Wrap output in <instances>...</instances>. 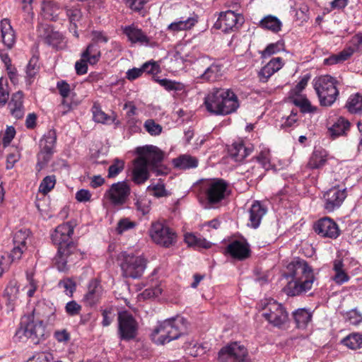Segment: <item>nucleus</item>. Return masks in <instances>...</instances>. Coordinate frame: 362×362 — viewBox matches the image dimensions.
I'll list each match as a JSON object with an SVG mask.
<instances>
[{"label": "nucleus", "mask_w": 362, "mask_h": 362, "mask_svg": "<svg viewBox=\"0 0 362 362\" xmlns=\"http://www.w3.org/2000/svg\"><path fill=\"white\" fill-rule=\"evenodd\" d=\"M73 234L74 226L71 222H66L58 226L51 235L53 243L58 245L54 260L60 272L67 270L68 263H74L81 257L82 254L71 240Z\"/></svg>", "instance_id": "nucleus-1"}, {"label": "nucleus", "mask_w": 362, "mask_h": 362, "mask_svg": "<svg viewBox=\"0 0 362 362\" xmlns=\"http://www.w3.org/2000/svg\"><path fill=\"white\" fill-rule=\"evenodd\" d=\"M284 276L291 278L286 287L289 296L305 293L312 288L316 281L313 268L305 260L300 258H296L287 264Z\"/></svg>", "instance_id": "nucleus-2"}, {"label": "nucleus", "mask_w": 362, "mask_h": 362, "mask_svg": "<svg viewBox=\"0 0 362 362\" xmlns=\"http://www.w3.org/2000/svg\"><path fill=\"white\" fill-rule=\"evenodd\" d=\"M206 110L215 115L234 113L240 107L237 95L230 88H214L204 98Z\"/></svg>", "instance_id": "nucleus-3"}, {"label": "nucleus", "mask_w": 362, "mask_h": 362, "mask_svg": "<svg viewBox=\"0 0 362 362\" xmlns=\"http://www.w3.org/2000/svg\"><path fill=\"white\" fill-rule=\"evenodd\" d=\"M185 329L182 317L169 318L158 324L151 333V339L154 343L163 345L178 339Z\"/></svg>", "instance_id": "nucleus-4"}, {"label": "nucleus", "mask_w": 362, "mask_h": 362, "mask_svg": "<svg viewBox=\"0 0 362 362\" xmlns=\"http://www.w3.org/2000/svg\"><path fill=\"white\" fill-rule=\"evenodd\" d=\"M231 193L230 183L222 178H213L202 185V194L209 209L218 208Z\"/></svg>", "instance_id": "nucleus-5"}, {"label": "nucleus", "mask_w": 362, "mask_h": 362, "mask_svg": "<svg viewBox=\"0 0 362 362\" xmlns=\"http://www.w3.org/2000/svg\"><path fill=\"white\" fill-rule=\"evenodd\" d=\"M314 88L322 106H331L339 95L336 80L328 75L320 76L314 80Z\"/></svg>", "instance_id": "nucleus-6"}, {"label": "nucleus", "mask_w": 362, "mask_h": 362, "mask_svg": "<svg viewBox=\"0 0 362 362\" xmlns=\"http://www.w3.org/2000/svg\"><path fill=\"white\" fill-rule=\"evenodd\" d=\"M262 315L273 326L281 327L288 320L285 308L273 299L265 300L260 304Z\"/></svg>", "instance_id": "nucleus-7"}, {"label": "nucleus", "mask_w": 362, "mask_h": 362, "mask_svg": "<svg viewBox=\"0 0 362 362\" xmlns=\"http://www.w3.org/2000/svg\"><path fill=\"white\" fill-rule=\"evenodd\" d=\"M19 338L25 336L34 344H39L45 339V327L42 321L34 320V316H27L22 319L21 327L16 331Z\"/></svg>", "instance_id": "nucleus-8"}, {"label": "nucleus", "mask_w": 362, "mask_h": 362, "mask_svg": "<svg viewBox=\"0 0 362 362\" xmlns=\"http://www.w3.org/2000/svg\"><path fill=\"white\" fill-rule=\"evenodd\" d=\"M119 259L124 276L138 279L142 276L146 266V262L144 257L122 252L119 256Z\"/></svg>", "instance_id": "nucleus-9"}, {"label": "nucleus", "mask_w": 362, "mask_h": 362, "mask_svg": "<svg viewBox=\"0 0 362 362\" xmlns=\"http://www.w3.org/2000/svg\"><path fill=\"white\" fill-rule=\"evenodd\" d=\"M139 158L145 160L151 171L159 175L165 173V168L161 165L163 160V153L157 146L149 145L137 148Z\"/></svg>", "instance_id": "nucleus-10"}, {"label": "nucleus", "mask_w": 362, "mask_h": 362, "mask_svg": "<svg viewBox=\"0 0 362 362\" xmlns=\"http://www.w3.org/2000/svg\"><path fill=\"white\" fill-rule=\"evenodd\" d=\"M131 194V187L126 181H120L112 184L105 191L103 199L114 207H120L124 205Z\"/></svg>", "instance_id": "nucleus-11"}, {"label": "nucleus", "mask_w": 362, "mask_h": 362, "mask_svg": "<svg viewBox=\"0 0 362 362\" xmlns=\"http://www.w3.org/2000/svg\"><path fill=\"white\" fill-rule=\"evenodd\" d=\"M117 321V335L121 341H129L136 337L139 324L132 314L127 311L119 312Z\"/></svg>", "instance_id": "nucleus-12"}, {"label": "nucleus", "mask_w": 362, "mask_h": 362, "mask_svg": "<svg viewBox=\"0 0 362 362\" xmlns=\"http://www.w3.org/2000/svg\"><path fill=\"white\" fill-rule=\"evenodd\" d=\"M153 241L162 247H170L177 242V233L167 225L160 223H153L149 230Z\"/></svg>", "instance_id": "nucleus-13"}, {"label": "nucleus", "mask_w": 362, "mask_h": 362, "mask_svg": "<svg viewBox=\"0 0 362 362\" xmlns=\"http://www.w3.org/2000/svg\"><path fill=\"white\" fill-rule=\"evenodd\" d=\"M247 358V348L240 342L233 341L219 350L217 359L218 362H246Z\"/></svg>", "instance_id": "nucleus-14"}, {"label": "nucleus", "mask_w": 362, "mask_h": 362, "mask_svg": "<svg viewBox=\"0 0 362 362\" xmlns=\"http://www.w3.org/2000/svg\"><path fill=\"white\" fill-rule=\"evenodd\" d=\"M208 62L209 60L205 57L197 60L195 66L202 67L204 71L197 78L202 82L216 81L223 75V66L216 63L209 64Z\"/></svg>", "instance_id": "nucleus-15"}, {"label": "nucleus", "mask_w": 362, "mask_h": 362, "mask_svg": "<svg viewBox=\"0 0 362 362\" xmlns=\"http://www.w3.org/2000/svg\"><path fill=\"white\" fill-rule=\"evenodd\" d=\"M347 196L346 188L333 187L323 194L324 208L327 212L339 209Z\"/></svg>", "instance_id": "nucleus-16"}, {"label": "nucleus", "mask_w": 362, "mask_h": 362, "mask_svg": "<svg viewBox=\"0 0 362 362\" xmlns=\"http://www.w3.org/2000/svg\"><path fill=\"white\" fill-rule=\"evenodd\" d=\"M315 232L321 237L336 239L340 234L338 225L330 218H320L314 225Z\"/></svg>", "instance_id": "nucleus-17"}, {"label": "nucleus", "mask_w": 362, "mask_h": 362, "mask_svg": "<svg viewBox=\"0 0 362 362\" xmlns=\"http://www.w3.org/2000/svg\"><path fill=\"white\" fill-rule=\"evenodd\" d=\"M243 22V17L241 15L228 10L220 13L215 25L216 28L222 29L223 32L228 33L237 28L238 24H242Z\"/></svg>", "instance_id": "nucleus-18"}, {"label": "nucleus", "mask_w": 362, "mask_h": 362, "mask_svg": "<svg viewBox=\"0 0 362 362\" xmlns=\"http://www.w3.org/2000/svg\"><path fill=\"white\" fill-rule=\"evenodd\" d=\"M226 252L233 259L242 261L250 256L251 250L245 240H235L227 245Z\"/></svg>", "instance_id": "nucleus-19"}, {"label": "nucleus", "mask_w": 362, "mask_h": 362, "mask_svg": "<svg viewBox=\"0 0 362 362\" xmlns=\"http://www.w3.org/2000/svg\"><path fill=\"white\" fill-rule=\"evenodd\" d=\"M150 168L145 160L139 157L134 160L132 170V180L138 185L144 184L150 177Z\"/></svg>", "instance_id": "nucleus-20"}, {"label": "nucleus", "mask_w": 362, "mask_h": 362, "mask_svg": "<svg viewBox=\"0 0 362 362\" xmlns=\"http://www.w3.org/2000/svg\"><path fill=\"white\" fill-rule=\"evenodd\" d=\"M121 29L132 44H139L144 46L151 45L150 38L134 24L122 27Z\"/></svg>", "instance_id": "nucleus-21"}, {"label": "nucleus", "mask_w": 362, "mask_h": 362, "mask_svg": "<svg viewBox=\"0 0 362 362\" xmlns=\"http://www.w3.org/2000/svg\"><path fill=\"white\" fill-rule=\"evenodd\" d=\"M103 289L100 282L96 279H92L88 286V291L83 296L85 304L93 307L98 304L102 298Z\"/></svg>", "instance_id": "nucleus-22"}, {"label": "nucleus", "mask_w": 362, "mask_h": 362, "mask_svg": "<svg viewBox=\"0 0 362 362\" xmlns=\"http://www.w3.org/2000/svg\"><path fill=\"white\" fill-rule=\"evenodd\" d=\"M198 22V16L190 11L178 18L175 21L168 26V30L173 32H178L191 29Z\"/></svg>", "instance_id": "nucleus-23"}, {"label": "nucleus", "mask_w": 362, "mask_h": 362, "mask_svg": "<svg viewBox=\"0 0 362 362\" xmlns=\"http://www.w3.org/2000/svg\"><path fill=\"white\" fill-rule=\"evenodd\" d=\"M56 308L46 303H39L33 310V316L36 315L42 323L45 321L47 324H52L54 322Z\"/></svg>", "instance_id": "nucleus-24"}, {"label": "nucleus", "mask_w": 362, "mask_h": 362, "mask_svg": "<svg viewBox=\"0 0 362 362\" xmlns=\"http://www.w3.org/2000/svg\"><path fill=\"white\" fill-rule=\"evenodd\" d=\"M267 209L263 206L259 201H255L251 205L249 211L248 226L252 228H257L263 216L267 214Z\"/></svg>", "instance_id": "nucleus-25"}, {"label": "nucleus", "mask_w": 362, "mask_h": 362, "mask_svg": "<svg viewBox=\"0 0 362 362\" xmlns=\"http://www.w3.org/2000/svg\"><path fill=\"white\" fill-rule=\"evenodd\" d=\"M284 65L281 57H274L272 59L264 66H263L258 73V77L260 82L266 83L269 78Z\"/></svg>", "instance_id": "nucleus-26"}, {"label": "nucleus", "mask_w": 362, "mask_h": 362, "mask_svg": "<svg viewBox=\"0 0 362 362\" xmlns=\"http://www.w3.org/2000/svg\"><path fill=\"white\" fill-rule=\"evenodd\" d=\"M23 93L22 91H18L13 94L10 102L8 103V109L10 113L16 119H21L25 115V110L23 105Z\"/></svg>", "instance_id": "nucleus-27"}, {"label": "nucleus", "mask_w": 362, "mask_h": 362, "mask_svg": "<svg viewBox=\"0 0 362 362\" xmlns=\"http://www.w3.org/2000/svg\"><path fill=\"white\" fill-rule=\"evenodd\" d=\"M0 30L3 43L11 49L16 42V35L8 19L4 18L1 21Z\"/></svg>", "instance_id": "nucleus-28"}, {"label": "nucleus", "mask_w": 362, "mask_h": 362, "mask_svg": "<svg viewBox=\"0 0 362 362\" xmlns=\"http://www.w3.org/2000/svg\"><path fill=\"white\" fill-rule=\"evenodd\" d=\"M327 160V153L323 149H315L307 164L310 169H319L323 167Z\"/></svg>", "instance_id": "nucleus-29"}, {"label": "nucleus", "mask_w": 362, "mask_h": 362, "mask_svg": "<svg viewBox=\"0 0 362 362\" xmlns=\"http://www.w3.org/2000/svg\"><path fill=\"white\" fill-rule=\"evenodd\" d=\"M252 147L245 146L242 141L235 142L229 150L230 156L237 162L242 161L252 151Z\"/></svg>", "instance_id": "nucleus-30"}, {"label": "nucleus", "mask_w": 362, "mask_h": 362, "mask_svg": "<svg viewBox=\"0 0 362 362\" xmlns=\"http://www.w3.org/2000/svg\"><path fill=\"white\" fill-rule=\"evenodd\" d=\"M59 10V5L53 1L45 0L42 3V15L47 20L57 21Z\"/></svg>", "instance_id": "nucleus-31"}, {"label": "nucleus", "mask_w": 362, "mask_h": 362, "mask_svg": "<svg viewBox=\"0 0 362 362\" xmlns=\"http://www.w3.org/2000/svg\"><path fill=\"white\" fill-rule=\"evenodd\" d=\"M100 47L96 42L89 44L81 54V58L88 61L90 64H95L100 59Z\"/></svg>", "instance_id": "nucleus-32"}, {"label": "nucleus", "mask_w": 362, "mask_h": 362, "mask_svg": "<svg viewBox=\"0 0 362 362\" xmlns=\"http://www.w3.org/2000/svg\"><path fill=\"white\" fill-rule=\"evenodd\" d=\"M173 165L176 168L180 170H187L195 168L198 165V160L190 155H182L173 159Z\"/></svg>", "instance_id": "nucleus-33"}, {"label": "nucleus", "mask_w": 362, "mask_h": 362, "mask_svg": "<svg viewBox=\"0 0 362 362\" xmlns=\"http://www.w3.org/2000/svg\"><path fill=\"white\" fill-rule=\"evenodd\" d=\"M312 317V313L305 308H300L293 312L294 320L298 328H305Z\"/></svg>", "instance_id": "nucleus-34"}, {"label": "nucleus", "mask_w": 362, "mask_h": 362, "mask_svg": "<svg viewBox=\"0 0 362 362\" xmlns=\"http://www.w3.org/2000/svg\"><path fill=\"white\" fill-rule=\"evenodd\" d=\"M350 127V122L343 117H340L337 121L329 129L331 136L333 138L338 137L346 134Z\"/></svg>", "instance_id": "nucleus-35"}, {"label": "nucleus", "mask_w": 362, "mask_h": 362, "mask_svg": "<svg viewBox=\"0 0 362 362\" xmlns=\"http://www.w3.org/2000/svg\"><path fill=\"white\" fill-rule=\"evenodd\" d=\"M57 141V133L54 129H49L40 141V149L54 152Z\"/></svg>", "instance_id": "nucleus-36"}, {"label": "nucleus", "mask_w": 362, "mask_h": 362, "mask_svg": "<svg viewBox=\"0 0 362 362\" xmlns=\"http://www.w3.org/2000/svg\"><path fill=\"white\" fill-rule=\"evenodd\" d=\"M282 23L276 16L269 15L263 18L259 22V26L265 30L273 33H278L281 30Z\"/></svg>", "instance_id": "nucleus-37"}, {"label": "nucleus", "mask_w": 362, "mask_h": 362, "mask_svg": "<svg viewBox=\"0 0 362 362\" xmlns=\"http://www.w3.org/2000/svg\"><path fill=\"white\" fill-rule=\"evenodd\" d=\"M185 241L189 246H193L201 248H209L211 243L202 236L195 235L193 233H186L185 235Z\"/></svg>", "instance_id": "nucleus-38"}, {"label": "nucleus", "mask_w": 362, "mask_h": 362, "mask_svg": "<svg viewBox=\"0 0 362 362\" xmlns=\"http://www.w3.org/2000/svg\"><path fill=\"white\" fill-rule=\"evenodd\" d=\"M346 107L348 111L352 114L361 113L362 95L360 93H356L350 95L346 103Z\"/></svg>", "instance_id": "nucleus-39"}, {"label": "nucleus", "mask_w": 362, "mask_h": 362, "mask_svg": "<svg viewBox=\"0 0 362 362\" xmlns=\"http://www.w3.org/2000/svg\"><path fill=\"white\" fill-rule=\"evenodd\" d=\"M293 104L298 107L303 113H315L317 108L313 106L309 100L303 95H297L293 99Z\"/></svg>", "instance_id": "nucleus-40"}, {"label": "nucleus", "mask_w": 362, "mask_h": 362, "mask_svg": "<svg viewBox=\"0 0 362 362\" xmlns=\"http://www.w3.org/2000/svg\"><path fill=\"white\" fill-rule=\"evenodd\" d=\"M156 81L168 91L183 92L185 90V86L178 81L168 78L156 79Z\"/></svg>", "instance_id": "nucleus-41"}, {"label": "nucleus", "mask_w": 362, "mask_h": 362, "mask_svg": "<svg viewBox=\"0 0 362 362\" xmlns=\"http://www.w3.org/2000/svg\"><path fill=\"white\" fill-rule=\"evenodd\" d=\"M351 56V52L347 47L337 54H333L325 59V64L333 65L340 64L347 60Z\"/></svg>", "instance_id": "nucleus-42"}, {"label": "nucleus", "mask_w": 362, "mask_h": 362, "mask_svg": "<svg viewBox=\"0 0 362 362\" xmlns=\"http://www.w3.org/2000/svg\"><path fill=\"white\" fill-rule=\"evenodd\" d=\"M344 346L351 349H357L362 347V334L354 333L349 334L342 340Z\"/></svg>", "instance_id": "nucleus-43"}, {"label": "nucleus", "mask_w": 362, "mask_h": 362, "mask_svg": "<svg viewBox=\"0 0 362 362\" xmlns=\"http://www.w3.org/2000/svg\"><path fill=\"white\" fill-rule=\"evenodd\" d=\"M30 231L28 229H20L13 235V245L27 248V243L29 240Z\"/></svg>", "instance_id": "nucleus-44"}, {"label": "nucleus", "mask_w": 362, "mask_h": 362, "mask_svg": "<svg viewBox=\"0 0 362 362\" xmlns=\"http://www.w3.org/2000/svg\"><path fill=\"white\" fill-rule=\"evenodd\" d=\"M38 58L33 57L28 62L26 66V78H28V83H31L33 78L35 76L39 71Z\"/></svg>", "instance_id": "nucleus-45"}, {"label": "nucleus", "mask_w": 362, "mask_h": 362, "mask_svg": "<svg viewBox=\"0 0 362 362\" xmlns=\"http://www.w3.org/2000/svg\"><path fill=\"white\" fill-rule=\"evenodd\" d=\"M19 293V286L18 282L15 280L11 281L4 291V295L8 297V300L10 302L15 301Z\"/></svg>", "instance_id": "nucleus-46"}, {"label": "nucleus", "mask_w": 362, "mask_h": 362, "mask_svg": "<svg viewBox=\"0 0 362 362\" xmlns=\"http://www.w3.org/2000/svg\"><path fill=\"white\" fill-rule=\"evenodd\" d=\"M54 153V151L40 149V151L37 156V167L38 168V170H42L43 168H45L47 165V164L49 162V160L52 158Z\"/></svg>", "instance_id": "nucleus-47"}, {"label": "nucleus", "mask_w": 362, "mask_h": 362, "mask_svg": "<svg viewBox=\"0 0 362 362\" xmlns=\"http://www.w3.org/2000/svg\"><path fill=\"white\" fill-rule=\"evenodd\" d=\"M284 45L282 42L278 41L275 43H271L261 52L262 58H267L272 54H276L284 50Z\"/></svg>", "instance_id": "nucleus-48"}, {"label": "nucleus", "mask_w": 362, "mask_h": 362, "mask_svg": "<svg viewBox=\"0 0 362 362\" xmlns=\"http://www.w3.org/2000/svg\"><path fill=\"white\" fill-rule=\"evenodd\" d=\"M145 130L151 136H158L161 134L163 127L153 119H148L144 124Z\"/></svg>", "instance_id": "nucleus-49"}, {"label": "nucleus", "mask_w": 362, "mask_h": 362, "mask_svg": "<svg viewBox=\"0 0 362 362\" xmlns=\"http://www.w3.org/2000/svg\"><path fill=\"white\" fill-rule=\"evenodd\" d=\"M56 183V179L54 175L46 176L41 182L39 187V192L44 194L49 192L52 189L54 188Z\"/></svg>", "instance_id": "nucleus-50"}, {"label": "nucleus", "mask_w": 362, "mask_h": 362, "mask_svg": "<svg viewBox=\"0 0 362 362\" xmlns=\"http://www.w3.org/2000/svg\"><path fill=\"white\" fill-rule=\"evenodd\" d=\"M134 205L137 211H140L143 215L147 214L150 210V201L145 197H136L134 199Z\"/></svg>", "instance_id": "nucleus-51"}, {"label": "nucleus", "mask_w": 362, "mask_h": 362, "mask_svg": "<svg viewBox=\"0 0 362 362\" xmlns=\"http://www.w3.org/2000/svg\"><path fill=\"white\" fill-rule=\"evenodd\" d=\"M347 49L351 52V55L356 52L362 51V33L352 37Z\"/></svg>", "instance_id": "nucleus-52"}, {"label": "nucleus", "mask_w": 362, "mask_h": 362, "mask_svg": "<svg viewBox=\"0 0 362 362\" xmlns=\"http://www.w3.org/2000/svg\"><path fill=\"white\" fill-rule=\"evenodd\" d=\"M58 286L64 290L65 293L69 296H72L74 291L76 289V284L71 279H64L58 283Z\"/></svg>", "instance_id": "nucleus-53"}, {"label": "nucleus", "mask_w": 362, "mask_h": 362, "mask_svg": "<svg viewBox=\"0 0 362 362\" xmlns=\"http://www.w3.org/2000/svg\"><path fill=\"white\" fill-rule=\"evenodd\" d=\"M124 163L122 160L115 159L114 163L108 168L107 177L109 178L115 177L124 169Z\"/></svg>", "instance_id": "nucleus-54"}, {"label": "nucleus", "mask_w": 362, "mask_h": 362, "mask_svg": "<svg viewBox=\"0 0 362 362\" xmlns=\"http://www.w3.org/2000/svg\"><path fill=\"white\" fill-rule=\"evenodd\" d=\"M135 226V222L130 221L128 218H124L117 223L116 231L118 234H122L124 232L134 228Z\"/></svg>", "instance_id": "nucleus-55"}, {"label": "nucleus", "mask_w": 362, "mask_h": 362, "mask_svg": "<svg viewBox=\"0 0 362 362\" xmlns=\"http://www.w3.org/2000/svg\"><path fill=\"white\" fill-rule=\"evenodd\" d=\"M53 356L49 352H36L30 356L27 362H50Z\"/></svg>", "instance_id": "nucleus-56"}, {"label": "nucleus", "mask_w": 362, "mask_h": 362, "mask_svg": "<svg viewBox=\"0 0 362 362\" xmlns=\"http://www.w3.org/2000/svg\"><path fill=\"white\" fill-rule=\"evenodd\" d=\"M103 316L102 325L103 327H108L113 322L115 314L112 308H107L101 310Z\"/></svg>", "instance_id": "nucleus-57"}, {"label": "nucleus", "mask_w": 362, "mask_h": 362, "mask_svg": "<svg viewBox=\"0 0 362 362\" xmlns=\"http://www.w3.org/2000/svg\"><path fill=\"white\" fill-rule=\"evenodd\" d=\"M148 191H153V195L156 197H163L168 195L165 186L162 183L151 185L147 187Z\"/></svg>", "instance_id": "nucleus-58"}, {"label": "nucleus", "mask_w": 362, "mask_h": 362, "mask_svg": "<svg viewBox=\"0 0 362 362\" xmlns=\"http://www.w3.org/2000/svg\"><path fill=\"white\" fill-rule=\"evenodd\" d=\"M66 15L69 19L70 24H76L82 17L81 10L75 7L67 8Z\"/></svg>", "instance_id": "nucleus-59"}, {"label": "nucleus", "mask_w": 362, "mask_h": 362, "mask_svg": "<svg viewBox=\"0 0 362 362\" xmlns=\"http://www.w3.org/2000/svg\"><path fill=\"white\" fill-rule=\"evenodd\" d=\"M57 88L62 98H67L71 92L70 85L64 80L57 83Z\"/></svg>", "instance_id": "nucleus-60"}, {"label": "nucleus", "mask_w": 362, "mask_h": 362, "mask_svg": "<svg viewBox=\"0 0 362 362\" xmlns=\"http://www.w3.org/2000/svg\"><path fill=\"white\" fill-rule=\"evenodd\" d=\"M81 305L75 300L68 302L65 306L66 313L70 316H75L78 315L81 310Z\"/></svg>", "instance_id": "nucleus-61"}, {"label": "nucleus", "mask_w": 362, "mask_h": 362, "mask_svg": "<svg viewBox=\"0 0 362 362\" xmlns=\"http://www.w3.org/2000/svg\"><path fill=\"white\" fill-rule=\"evenodd\" d=\"M93 114L94 121L98 123H107L110 119V117L107 116V114L96 106L93 107Z\"/></svg>", "instance_id": "nucleus-62"}, {"label": "nucleus", "mask_w": 362, "mask_h": 362, "mask_svg": "<svg viewBox=\"0 0 362 362\" xmlns=\"http://www.w3.org/2000/svg\"><path fill=\"white\" fill-rule=\"evenodd\" d=\"M257 161L264 169H268L270 166L269 151L268 149L262 151L257 156Z\"/></svg>", "instance_id": "nucleus-63"}, {"label": "nucleus", "mask_w": 362, "mask_h": 362, "mask_svg": "<svg viewBox=\"0 0 362 362\" xmlns=\"http://www.w3.org/2000/svg\"><path fill=\"white\" fill-rule=\"evenodd\" d=\"M347 320L351 325H358L362 322V314L360 313L356 309H354L348 313Z\"/></svg>", "instance_id": "nucleus-64"}]
</instances>
